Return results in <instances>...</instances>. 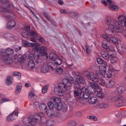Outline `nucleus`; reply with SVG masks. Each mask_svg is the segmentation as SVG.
Listing matches in <instances>:
<instances>
[{
	"instance_id": "10",
	"label": "nucleus",
	"mask_w": 126,
	"mask_h": 126,
	"mask_svg": "<svg viewBox=\"0 0 126 126\" xmlns=\"http://www.w3.org/2000/svg\"><path fill=\"white\" fill-rule=\"evenodd\" d=\"M55 109L58 111H62V112H67V105L65 103H62V102L55 104Z\"/></svg>"
},
{
	"instance_id": "54",
	"label": "nucleus",
	"mask_w": 126,
	"mask_h": 126,
	"mask_svg": "<svg viewBox=\"0 0 126 126\" xmlns=\"http://www.w3.org/2000/svg\"><path fill=\"white\" fill-rule=\"evenodd\" d=\"M117 116L118 117H119V118H125L126 117V113L124 112H119Z\"/></svg>"
},
{
	"instance_id": "15",
	"label": "nucleus",
	"mask_w": 126,
	"mask_h": 126,
	"mask_svg": "<svg viewBox=\"0 0 126 126\" xmlns=\"http://www.w3.org/2000/svg\"><path fill=\"white\" fill-rule=\"evenodd\" d=\"M83 75L85 77H86L87 79H89L92 80V81H93L94 78H95V76H96V74H94L93 75H91L90 74V72L88 71H84Z\"/></svg>"
},
{
	"instance_id": "26",
	"label": "nucleus",
	"mask_w": 126,
	"mask_h": 126,
	"mask_svg": "<svg viewBox=\"0 0 126 126\" xmlns=\"http://www.w3.org/2000/svg\"><path fill=\"white\" fill-rule=\"evenodd\" d=\"M115 86V81L112 80H109L106 83L105 87L106 88H111Z\"/></svg>"
},
{
	"instance_id": "41",
	"label": "nucleus",
	"mask_w": 126,
	"mask_h": 126,
	"mask_svg": "<svg viewBox=\"0 0 126 126\" xmlns=\"http://www.w3.org/2000/svg\"><path fill=\"white\" fill-rule=\"evenodd\" d=\"M29 36H32V37H36V38L37 36H39V34H38V33L33 31L29 32Z\"/></svg>"
},
{
	"instance_id": "21",
	"label": "nucleus",
	"mask_w": 126,
	"mask_h": 126,
	"mask_svg": "<svg viewBox=\"0 0 126 126\" xmlns=\"http://www.w3.org/2000/svg\"><path fill=\"white\" fill-rule=\"evenodd\" d=\"M15 25H16V22H15V21L12 20V21H9L7 25H6V28L8 30H11L12 28H14V27H15Z\"/></svg>"
},
{
	"instance_id": "47",
	"label": "nucleus",
	"mask_w": 126,
	"mask_h": 126,
	"mask_svg": "<svg viewBox=\"0 0 126 126\" xmlns=\"http://www.w3.org/2000/svg\"><path fill=\"white\" fill-rule=\"evenodd\" d=\"M25 47L26 48H28V47H34L35 46V43H29L28 42H26L24 43Z\"/></svg>"
},
{
	"instance_id": "3",
	"label": "nucleus",
	"mask_w": 126,
	"mask_h": 126,
	"mask_svg": "<svg viewBox=\"0 0 126 126\" xmlns=\"http://www.w3.org/2000/svg\"><path fill=\"white\" fill-rule=\"evenodd\" d=\"M36 52L34 53H30L29 58L30 59H40V57H43L47 54V47L45 46H40L38 48L35 47Z\"/></svg>"
},
{
	"instance_id": "18",
	"label": "nucleus",
	"mask_w": 126,
	"mask_h": 126,
	"mask_svg": "<svg viewBox=\"0 0 126 126\" xmlns=\"http://www.w3.org/2000/svg\"><path fill=\"white\" fill-rule=\"evenodd\" d=\"M89 86L93 89V92H94V94H96V91H97V89L99 88L98 84L92 82H89Z\"/></svg>"
},
{
	"instance_id": "58",
	"label": "nucleus",
	"mask_w": 126,
	"mask_h": 126,
	"mask_svg": "<svg viewBox=\"0 0 126 126\" xmlns=\"http://www.w3.org/2000/svg\"><path fill=\"white\" fill-rule=\"evenodd\" d=\"M85 48H86V52L87 53V54H90V53H91V52L90 51V47L89 46V45H86L85 46Z\"/></svg>"
},
{
	"instance_id": "19",
	"label": "nucleus",
	"mask_w": 126,
	"mask_h": 126,
	"mask_svg": "<svg viewBox=\"0 0 126 126\" xmlns=\"http://www.w3.org/2000/svg\"><path fill=\"white\" fill-rule=\"evenodd\" d=\"M105 65L99 66V71L102 75H105L107 72V62H104Z\"/></svg>"
},
{
	"instance_id": "55",
	"label": "nucleus",
	"mask_w": 126,
	"mask_h": 126,
	"mask_svg": "<svg viewBox=\"0 0 126 126\" xmlns=\"http://www.w3.org/2000/svg\"><path fill=\"white\" fill-rule=\"evenodd\" d=\"M97 63L98 64H103L104 63V60L101 58H98L97 59Z\"/></svg>"
},
{
	"instance_id": "63",
	"label": "nucleus",
	"mask_w": 126,
	"mask_h": 126,
	"mask_svg": "<svg viewBox=\"0 0 126 126\" xmlns=\"http://www.w3.org/2000/svg\"><path fill=\"white\" fill-rule=\"evenodd\" d=\"M19 60H20L19 61L20 63H24V61H25V58L23 56H22L20 58Z\"/></svg>"
},
{
	"instance_id": "42",
	"label": "nucleus",
	"mask_w": 126,
	"mask_h": 126,
	"mask_svg": "<svg viewBox=\"0 0 126 126\" xmlns=\"http://www.w3.org/2000/svg\"><path fill=\"white\" fill-rule=\"evenodd\" d=\"M108 7L111 10H113L114 11H117V10L119 8L118 6L115 5H109Z\"/></svg>"
},
{
	"instance_id": "56",
	"label": "nucleus",
	"mask_w": 126,
	"mask_h": 126,
	"mask_svg": "<svg viewBox=\"0 0 126 126\" xmlns=\"http://www.w3.org/2000/svg\"><path fill=\"white\" fill-rule=\"evenodd\" d=\"M113 75V73L112 72V71L109 70L107 73H106V76L108 78H111V77H112V76Z\"/></svg>"
},
{
	"instance_id": "36",
	"label": "nucleus",
	"mask_w": 126,
	"mask_h": 126,
	"mask_svg": "<svg viewBox=\"0 0 126 126\" xmlns=\"http://www.w3.org/2000/svg\"><path fill=\"white\" fill-rule=\"evenodd\" d=\"M49 57L50 60L53 62H54L58 58V56H57V55L54 53H50Z\"/></svg>"
},
{
	"instance_id": "60",
	"label": "nucleus",
	"mask_w": 126,
	"mask_h": 126,
	"mask_svg": "<svg viewBox=\"0 0 126 126\" xmlns=\"http://www.w3.org/2000/svg\"><path fill=\"white\" fill-rule=\"evenodd\" d=\"M112 23V19L110 17H107V21H106V25H110Z\"/></svg>"
},
{
	"instance_id": "27",
	"label": "nucleus",
	"mask_w": 126,
	"mask_h": 126,
	"mask_svg": "<svg viewBox=\"0 0 126 126\" xmlns=\"http://www.w3.org/2000/svg\"><path fill=\"white\" fill-rule=\"evenodd\" d=\"M109 104L107 103L99 102L97 104V108H98V109H105L107 108Z\"/></svg>"
},
{
	"instance_id": "50",
	"label": "nucleus",
	"mask_w": 126,
	"mask_h": 126,
	"mask_svg": "<svg viewBox=\"0 0 126 126\" xmlns=\"http://www.w3.org/2000/svg\"><path fill=\"white\" fill-rule=\"evenodd\" d=\"M37 40H38V41H39L40 42V43H45L46 42V40L45 39H44V38L39 36H37V37H36Z\"/></svg>"
},
{
	"instance_id": "9",
	"label": "nucleus",
	"mask_w": 126,
	"mask_h": 126,
	"mask_svg": "<svg viewBox=\"0 0 126 126\" xmlns=\"http://www.w3.org/2000/svg\"><path fill=\"white\" fill-rule=\"evenodd\" d=\"M74 82V79L71 76H68L66 78L63 79V84L68 87L71 86V84Z\"/></svg>"
},
{
	"instance_id": "38",
	"label": "nucleus",
	"mask_w": 126,
	"mask_h": 126,
	"mask_svg": "<svg viewBox=\"0 0 126 126\" xmlns=\"http://www.w3.org/2000/svg\"><path fill=\"white\" fill-rule=\"evenodd\" d=\"M21 90H22V84L19 83L16 87L17 94L20 93V92H21Z\"/></svg>"
},
{
	"instance_id": "53",
	"label": "nucleus",
	"mask_w": 126,
	"mask_h": 126,
	"mask_svg": "<svg viewBox=\"0 0 126 126\" xmlns=\"http://www.w3.org/2000/svg\"><path fill=\"white\" fill-rule=\"evenodd\" d=\"M43 14L44 17L47 18V19H48L49 21L51 22V19H50L51 17H50V16H49V15H48V13L47 12H44L43 13Z\"/></svg>"
},
{
	"instance_id": "20",
	"label": "nucleus",
	"mask_w": 126,
	"mask_h": 126,
	"mask_svg": "<svg viewBox=\"0 0 126 126\" xmlns=\"http://www.w3.org/2000/svg\"><path fill=\"white\" fill-rule=\"evenodd\" d=\"M3 38H4V39H6V40H9L10 41H14L15 39V36H14V35L11 33H5L3 35Z\"/></svg>"
},
{
	"instance_id": "61",
	"label": "nucleus",
	"mask_w": 126,
	"mask_h": 126,
	"mask_svg": "<svg viewBox=\"0 0 126 126\" xmlns=\"http://www.w3.org/2000/svg\"><path fill=\"white\" fill-rule=\"evenodd\" d=\"M22 36L24 38H28V36H29V32H24L22 34Z\"/></svg>"
},
{
	"instance_id": "34",
	"label": "nucleus",
	"mask_w": 126,
	"mask_h": 126,
	"mask_svg": "<svg viewBox=\"0 0 126 126\" xmlns=\"http://www.w3.org/2000/svg\"><path fill=\"white\" fill-rule=\"evenodd\" d=\"M110 63H111L114 64L117 63L119 59L117 57H114L112 56V54H110Z\"/></svg>"
},
{
	"instance_id": "44",
	"label": "nucleus",
	"mask_w": 126,
	"mask_h": 126,
	"mask_svg": "<svg viewBox=\"0 0 126 126\" xmlns=\"http://www.w3.org/2000/svg\"><path fill=\"white\" fill-rule=\"evenodd\" d=\"M47 105L49 108V110H53L55 108V104L52 101H49L48 102Z\"/></svg>"
},
{
	"instance_id": "8",
	"label": "nucleus",
	"mask_w": 126,
	"mask_h": 126,
	"mask_svg": "<svg viewBox=\"0 0 126 126\" xmlns=\"http://www.w3.org/2000/svg\"><path fill=\"white\" fill-rule=\"evenodd\" d=\"M87 91V88L86 87L83 86L82 87V89H78V90H74V96L75 97H79V100L80 101L81 99L80 97H81V95H82V93L84 92H86Z\"/></svg>"
},
{
	"instance_id": "52",
	"label": "nucleus",
	"mask_w": 126,
	"mask_h": 126,
	"mask_svg": "<svg viewBox=\"0 0 126 126\" xmlns=\"http://www.w3.org/2000/svg\"><path fill=\"white\" fill-rule=\"evenodd\" d=\"M87 118L89 120H93V121H96L98 120L97 117L95 116H88Z\"/></svg>"
},
{
	"instance_id": "31",
	"label": "nucleus",
	"mask_w": 126,
	"mask_h": 126,
	"mask_svg": "<svg viewBox=\"0 0 126 126\" xmlns=\"http://www.w3.org/2000/svg\"><path fill=\"white\" fill-rule=\"evenodd\" d=\"M46 115H47L48 117L49 118H54L55 112L53 109H49L48 111H46Z\"/></svg>"
},
{
	"instance_id": "32",
	"label": "nucleus",
	"mask_w": 126,
	"mask_h": 126,
	"mask_svg": "<svg viewBox=\"0 0 126 126\" xmlns=\"http://www.w3.org/2000/svg\"><path fill=\"white\" fill-rule=\"evenodd\" d=\"M77 82L83 85H85V84H86V81H85V79L81 76L79 77Z\"/></svg>"
},
{
	"instance_id": "40",
	"label": "nucleus",
	"mask_w": 126,
	"mask_h": 126,
	"mask_svg": "<svg viewBox=\"0 0 126 126\" xmlns=\"http://www.w3.org/2000/svg\"><path fill=\"white\" fill-rule=\"evenodd\" d=\"M77 81H75L74 83V88L75 90H78V89H82V88H80V85Z\"/></svg>"
},
{
	"instance_id": "49",
	"label": "nucleus",
	"mask_w": 126,
	"mask_h": 126,
	"mask_svg": "<svg viewBox=\"0 0 126 126\" xmlns=\"http://www.w3.org/2000/svg\"><path fill=\"white\" fill-rule=\"evenodd\" d=\"M76 126V122L74 121H69L67 123V126Z\"/></svg>"
},
{
	"instance_id": "35",
	"label": "nucleus",
	"mask_w": 126,
	"mask_h": 126,
	"mask_svg": "<svg viewBox=\"0 0 126 126\" xmlns=\"http://www.w3.org/2000/svg\"><path fill=\"white\" fill-rule=\"evenodd\" d=\"M54 62L56 65H61V64H63V60L58 57L54 60Z\"/></svg>"
},
{
	"instance_id": "59",
	"label": "nucleus",
	"mask_w": 126,
	"mask_h": 126,
	"mask_svg": "<svg viewBox=\"0 0 126 126\" xmlns=\"http://www.w3.org/2000/svg\"><path fill=\"white\" fill-rule=\"evenodd\" d=\"M48 88H49V87L48 86H45L42 88V92L43 94L46 93L47 92V91L48 90Z\"/></svg>"
},
{
	"instance_id": "4",
	"label": "nucleus",
	"mask_w": 126,
	"mask_h": 126,
	"mask_svg": "<svg viewBox=\"0 0 126 126\" xmlns=\"http://www.w3.org/2000/svg\"><path fill=\"white\" fill-rule=\"evenodd\" d=\"M124 31V29L121 27H115V25L111 24L108 26V31H107V34L108 36L114 37L116 33H122Z\"/></svg>"
},
{
	"instance_id": "12",
	"label": "nucleus",
	"mask_w": 126,
	"mask_h": 126,
	"mask_svg": "<svg viewBox=\"0 0 126 126\" xmlns=\"http://www.w3.org/2000/svg\"><path fill=\"white\" fill-rule=\"evenodd\" d=\"M95 94V92L89 90L88 92H85L83 93V94L80 97V99H83L84 100H86L88 99L91 96H93Z\"/></svg>"
},
{
	"instance_id": "13",
	"label": "nucleus",
	"mask_w": 126,
	"mask_h": 126,
	"mask_svg": "<svg viewBox=\"0 0 126 126\" xmlns=\"http://www.w3.org/2000/svg\"><path fill=\"white\" fill-rule=\"evenodd\" d=\"M16 117V110H15L12 113H10L6 119L7 122H13Z\"/></svg>"
},
{
	"instance_id": "57",
	"label": "nucleus",
	"mask_w": 126,
	"mask_h": 126,
	"mask_svg": "<svg viewBox=\"0 0 126 126\" xmlns=\"http://www.w3.org/2000/svg\"><path fill=\"white\" fill-rule=\"evenodd\" d=\"M21 73L19 72H16V79L18 80H20L21 79Z\"/></svg>"
},
{
	"instance_id": "17",
	"label": "nucleus",
	"mask_w": 126,
	"mask_h": 126,
	"mask_svg": "<svg viewBox=\"0 0 126 126\" xmlns=\"http://www.w3.org/2000/svg\"><path fill=\"white\" fill-rule=\"evenodd\" d=\"M123 97L124 96H123L122 94H117L112 96L111 100L113 102H118V103H120V102L122 100Z\"/></svg>"
},
{
	"instance_id": "5",
	"label": "nucleus",
	"mask_w": 126,
	"mask_h": 126,
	"mask_svg": "<svg viewBox=\"0 0 126 126\" xmlns=\"http://www.w3.org/2000/svg\"><path fill=\"white\" fill-rule=\"evenodd\" d=\"M67 91V87L62 83L59 84L58 87L54 89V92L58 96H63L64 93Z\"/></svg>"
},
{
	"instance_id": "62",
	"label": "nucleus",
	"mask_w": 126,
	"mask_h": 126,
	"mask_svg": "<svg viewBox=\"0 0 126 126\" xmlns=\"http://www.w3.org/2000/svg\"><path fill=\"white\" fill-rule=\"evenodd\" d=\"M25 30H26L27 32H29L30 31L31 27L29 25H26L25 26Z\"/></svg>"
},
{
	"instance_id": "7",
	"label": "nucleus",
	"mask_w": 126,
	"mask_h": 126,
	"mask_svg": "<svg viewBox=\"0 0 126 126\" xmlns=\"http://www.w3.org/2000/svg\"><path fill=\"white\" fill-rule=\"evenodd\" d=\"M29 122L30 124H31L32 126H35L38 122H41L42 123L43 120H42V116L41 115L36 113L34 116H30L29 118Z\"/></svg>"
},
{
	"instance_id": "22",
	"label": "nucleus",
	"mask_w": 126,
	"mask_h": 126,
	"mask_svg": "<svg viewBox=\"0 0 126 126\" xmlns=\"http://www.w3.org/2000/svg\"><path fill=\"white\" fill-rule=\"evenodd\" d=\"M126 99L124 98V96L123 97H122V100H121L120 102L115 104V106L116 107H124V106H126Z\"/></svg>"
},
{
	"instance_id": "24",
	"label": "nucleus",
	"mask_w": 126,
	"mask_h": 126,
	"mask_svg": "<svg viewBox=\"0 0 126 126\" xmlns=\"http://www.w3.org/2000/svg\"><path fill=\"white\" fill-rule=\"evenodd\" d=\"M118 19L120 22H122V23L124 22V26L126 27V16H124L123 14L120 15L119 16Z\"/></svg>"
},
{
	"instance_id": "23",
	"label": "nucleus",
	"mask_w": 126,
	"mask_h": 126,
	"mask_svg": "<svg viewBox=\"0 0 126 126\" xmlns=\"http://www.w3.org/2000/svg\"><path fill=\"white\" fill-rule=\"evenodd\" d=\"M117 92L119 94H125L126 93V88L124 86H116Z\"/></svg>"
},
{
	"instance_id": "1",
	"label": "nucleus",
	"mask_w": 126,
	"mask_h": 126,
	"mask_svg": "<svg viewBox=\"0 0 126 126\" xmlns=\"http://www.w3.org/2000/svg\"><path fill=\"white\" fill-rule=\"evenodd\" d=\"M0 2L3 3L1 7H0V12H3L4 14L2 15L6 20H11L12 18H14L15 16V14L11 10H13V6L9 4L6 5L5 2H6V0H0Z\"/></svg>"
},
{
	"instance_id": "46",
	"label": "nucleus",
	"mask_w": 126,
	"mask_h": 126,
	"mask_svg": "<svg viewBox=\"0 0 126 126\" xmlns=\"http://www.w3.org/2000/svg\"><path fill=\"white\" fill-rule=\"evenodd\" d=\"M42 123L46 124V126H52L53 122L51 120H48L47 121L42 122Z\"/></svg>"
},
{
	"instance_id": "48",
	"label": "nucleus",
	"mask_w": 126,
	"mask_h": 126,
	"mask_svg": "<svg viewBox=\"0 0 126 126\" xmlns=\"http://www.w3.org/2000/svg\"><path fill=\"white\" fill-rule=\"evenodd\" d=\"M39 109L41 111H43V110H45V111H46V110H47V105L45 103H41L39 105Z\"/></svg>"
},
{
	"instance_id": "29",
	"label": "nucleus",
	"mask_w": 126,
	"mask_h": 126,
	"mask_svg": "<svg viewBox=\"0 0 126 126\" xmlns=\"http://www.w3.org/2000/svg\"><path fill=\"white\" fill-rule=\"evenodd\" d=\"M51 100L52 102L55 103V104H59V103H61L62 100L61 98L57 96H53L51 98Z\"/></svg>"
},
{
	"instance_id": "51",
	"label": "nucleus",
	"mask_w": 126,
	"mask_h": 126,
	"mask_svg": "<svg viewBox=\"0 0 126 126\" xmlns=\"http://www.w3.org/2000/svg\"><path fill=\"white\" fill-rule=\"evenodd\" d=\"M102 48H103V49H105V50H107L108 52H112V50H111L110 47L106 44H103Z\"/></svg>"
},
{
	"instance_id": "43",
	"label": "nucleus",
	"mask_w": 126,
	"mask_h": 126,
	"mask_svg": "<svg viewBox=\"0 0 126 126\" xmlns=\"http://www.w3.org/2000/svg\"><path fill=\"white\" fill-rule=\"evenodd\" d=\"M56 72L57 74L61 75V74H63V69L61 67L57 68L56 70Z\"/></svg>"
},
{
	"instance_id": "30",
	"label": "nucleus",
	"mask_w": 126,
	"mask_h": 126,
	"mask_svg": "<svg viewBox=\"0 0 126 126\" xmlns=\"http://www.w3.org/2000/svg\"><path fill=\"white\" fill-rule=\"evenodd\" d=\"M96 95L97 97H99V98H101L102 99H103V98H105V94L103 93V91H102V90H100L99 91L96 90Z\"/></svg>"
},
{
	"instance_id": "33",
	"label": "nucleus",
	"mask_w": 126,
	"mask_h": 126,
	"mask_svg": "<svg viewBox=\"0 0 126 126\" xmlns=\"http://www.w3.org/2000/svg\"><path fill=\"white\" fill-rule=\"evenodd\" d=\"M12 79L13 78L11 76L7 77L6 80V84L7 86H9V85H11V84H12Z\"/></svg>"
},
{
	"instance_id": "25",
	"label": "nucleus",
	"mask_w": 126,
	"mask_h": 126,
	"mask_svg": "<svg viewBox=\"0 0 126 126\" xmlns=\"http://www.w3.org/2000/svg\"><path fill=\"white\" fill-rule=\"evenodd\" d=\"M101 55L103 59H104V60H106V61H108L109 59L111 58V55L109 54L108 52L106 51L101 52Z\"/></svg>"
},
{
	"instance_id": "28",
	"label": "nucleus",
	"mask_w": 126,
	"mask_h": 126,
	"mask_svg": "<svg viewBox=\"0 0 126 126\" xmlns=\"http://www.w3.org/2000/svg\"><path fill=\"white\" fill-rule=\"evenodd\" d=\"M97 101H98L97 97L96 96H93V95L91 96L89 99V103L90 104H96Z\"/></svg>"
},
{
	"instance_id": "6",
	"label": "nucleus",
	"mask_w": 126,
	"mask_h": 126,
	"mask_svg": "<svg viewBox=\"0 0 126 126\" xmlns=\"http://www.w3.org/2000/svg\"><path fill=\"white\" fill-rule=\"evenodd\" d=\"M28 60H30L28 63V67L29 69H34L35 68V65L39 66L40 64V59L39 58H29V54L28 55Z\"/></svg>"
},
{
	"instance_id": "37",
	"label": "nucleus",
	"mask_w": 126,
	"mask_h": 126,
	"mask_svg": "<svg viewBox=\"0 0 126 126\" xmlns=\"http://www.w3.org/2000/svg\"><path fill=\"white\" fill-rule=\"evenodd\" d=\"M113 23L114 24L116 27H122V26H123V23L122 22H120V20H114L113 21Z\"/></svg>"
},
{
	"instance_id": "14",
	"label": "nucleus",
	"mask_w": 126,
	"mask_h": 126,
	"mask_svg": "<svg viewBox=\"0 0 126 126\" xmlns=\"http://www.w3.org/2000/svg\"><path fill=\"white\" fill-rule=\"evenodd\" d=\"M102 38L105 39V40H106L107 42H109V43H113V44H117V39L114 37V36H112V37L110 38L106 34H103Z\"/></svg>"
},
{
	"instance_id": "39",
	"label": "nucleus",
	"mask_w": 126,
	"mask_h": 126,
	"mask_svg": "<svg viewBox=\"0 0 126 126\" xmlns=\"http://www.w3.org/2000/svg\"><path fill=\"white\" fill-rule=\"evenodd\" d=\"M49 70V67L48 65H43L41 68V71L42 72V73H46V72H48V71Z\"/></svg>"
},
{
	"instance_id": "11",
	"label": "nucleus",
	"mask_w": 126,
	"mask_h": 126,
	"mask_svg": "<svg viewBox=\"0 0 126 126\" xmlns=\"http://www.w3.org/2000/svg\"><path fill=\"white\" fill-rule=\"evenodd\" d=\"M94 82H96V83H98L99 85L101 86H103L104 87H106V82H105V80L103 79L102 77H98V76L95 75L94 78L93 80Z\"/></svg>"
},
{
	"instance_id": "64",
	"label": "nucleus",
	"mask_w": 126,
	"mask_h": 126,
	"mask_svg": "<svg viewBox=\"0 0 126 126\" xmlns=\"http://www.w3.org/2000/svg\"><path fill=\"white\" fill-rule=\"evenodd\" d=\"M35 96V94H33V92H30L29 94V99L32 98V97H34Z\"/></svg>"
},
{
	"instance_id": "45",
	"label": "nucleus",
	"mask_w": 126,
	"mask_h": 126,
	"mask_svg": "<svg viewBox=\"0 0 126 126\" xmlns=\"http://www.w3.org/2000/svg\"><path fill=\"white\" fill-rule=\"evenodd\" d=\"M69 16L70 17H77L78 16V13L77 12H70L69 13Z\"/></svg>"
},
{
	"instance_id": "16",
	"label": "nucleus",
	"mask_w": 126,
	"mask_h": 126,
	"mask_svg": "<svg viewBox=\"0 0 126 126\" xmlns=\"http://www.w3.org/2000/svg\"><path fill=\"white\" fill-rule=\"evenodd\" d=\"M117 50L118 51L119 54L121 56H123L124 54H126V47L123 45H119L117 47Z\"/></svg>"
},
{
	"instance_id": "2",
	"label": "nucleus",
	"mask_w": 126,
	"mask_h": 126,
	"mask_svg": "<svg viewBox=\"0 0 126 126\" xmlns=\"http://www.w3.org/2000/svg\"><path fill=\"white\" fill-rule=\"evenodd\" d=\"M14 54V51L13 49L7 48L4 52H1L0 53V55L2 57V60L4 63H6V64H10V63L11 61L16 63L13 61V57L10 58L11 57V55Z\"/></svg>"
}]
</instances>
